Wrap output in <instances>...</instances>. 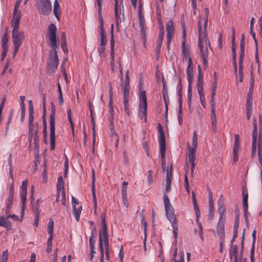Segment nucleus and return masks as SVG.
Here are the masks:
<instances>
[{"instance_id":"f257e3e1","label":"nucleus","mask_w":262,"mask_h":262,"mask_svg":"<svg viewBox=\"0 0 262 262\" xmlns=\"http://www.w3.org/2000/svg\"><path fill=\"white\" fill-rule=\"evenodd\" d=\"M164 203L166 216L171 224L173 236L176 241L178 233V224L176 221V217L174 213L173 208L170 204L169 198L166 194H164Z\"/></svg>"},{"instance_id":"f03ea898","label":"nucleus","mask_w":262,"mask_h":262,"mask_svg":"<svg viewBox=\"0 0 262 262\" xmlns=\"http://www.w3.org/2000/svg\"><path fill=\"white\" fill-rule=\"evenodd\" d=\"M199 32V45L201 56L203 59L204 62L205 63L206 59L208 55L209 48H210V42L208 38L203 39V34L202 33V25L201 20L199 21L198 25Z\"/></svg>"},{"instance_id":"7ed1b4c3","label":"nucleus","mask_w":262,"mask_h":262,"mask_svg":"<svg viewBox=\"0 0 262 262\" xmlns=\"http://www.w3.org/2000/svg\"><path fill=\"white\" fill-rule=\"evenodd\" d=\"M198 145V136L196 132L195 131L193 133L192 137V146L189 145V144H187V148L188 152L187 154V158L191 164V173L192 174L195 167V159L196 150Z\"/></svg>"},{"instance_id":"20e7f679","label":"nucleus","mask_w":262,"mask_h":262,"mask_svg":"<svg viewBox=\"0 0 262 262\" xmlns=\"http://www.w3.org/2000/svg\"><path fill=\"white\" fill-rule=\"evenodd\" d=\"M139 104L138 110V116L142 120L144 119L146 122L147 120V103L146 96V92L142 90L141 87L139 88Z\"/></svg>"},{"instance_id":"39448f33","label":"nucleus","mask_w":262,"mask_h":262,"mask_svg":"<svg viewBox=\"0 0 262 262\" xmlns=\"http://www.w3.org/2000/svg\"><path fill=\"white\" fill-rule=\"evenodd\" d=\"M25 34L23 31H19V28H13L12 32V42L14 46L13 57L18 52L23 41L25 39Z\"/></svg>"},{"instance_id":"423d86ee","label":"nucleus","mask_w":262,"mask_h":262,"mask_svg":"<svg viewBox=\"0 0 262 262\" xmlns=\"http://www.w3.org/2000/svg\"><path fill=\"white\" fill-rule=\"evenodd\" d=\"M158 140L159 143V151L162 157V167L163 170H165L166 165L165 161V150H166V142L165 134L162 128L161 124H158Z\"/></svg>"},{"instance_id":"0eeeda50","label":"nucleus","mask_w":262,"mask_h":262,"mask_svg":"<svg viewBox=\"0 0 262 262\" xmlns=\"http://www.w3.org/2000/svg\"><path fill=\"white\" fill-rule=\"evenodd\" d=\"M56 116L55 106L52 103L51 114L50 115V149L54 150L55 146V124Z\"/></svg>"},{"instance_id":"6e6552de","label":"nucleus","mask_w":262,"mask_h":262,"mask_svg":"<svg viewBox=\"0 0 262 262\" xmlns=\"http://www.w3.org/2000/svg\"><path fill=\"white\" fill-rule=\"evenodd\" d=\"M102 0H96V2L98 8V14L100 23V46H105L107 40L104 34L103 28V19L102 15Z\"/></svg>"},{"instance_id":"1a4fd4ad","label":"nucleus","mask_w":262,"mask_h":262,"mask_svg":"<svg viewBox=\"0 0 262 262\" xmlns=\"http://www.w3.org/2000/svg\"><path fill=\"white\" fill-rule=\"evenodd\" d=\"M36 7L38 11L45 15H48L52 11V4L50 0H35Z\"/></svg>"},{"instance_id":"9d476101","label":"nucleus","mask_w":262,"mask_h":262,"mask_svg":"<svg viewBox=\"0 0 262 262\" xmlns=\"http://www.w3.org/2000/svg\"><path fill=\"white\" fill-rule=\"evenodd\" d=\"M64 182L61 176L58 178L57 183V196L56 202H61L62 204L64 205L66 204V193L64 190Z\"/></svg>"},{"instance_id":"9b49d317","label":"nucleus","mask_w":262,"mask_h":262,"mask_svg":"<svg viewBox=\"0 0 262 262\" xmlns=\"http://www.w3.org/2000/svg\"><path fill=\"white\" fill-rule=\"evenodd\" d=\"M56 30L57 28L54 24H51L49 27V45L53 48L52 50H55L58 48L56 38Z\"/></svg>"},{"instance_id":"f8f14e48","label":"nucleus","mask_w":262,"mask_h":262,"mask_svg":"<svg viewBox=\"0 0 262 262\" xmlns=\"http://www.w3.org/2000/svg\"><path fill=\"white\" fill-rule=\"evenodd\" d=\"M192 202L194 206V209L195 212L196 217V222L198 223V225L199 229V236L202 240H203V227L201 223L199 222V218L200 216V211L199 210V208L197 204V201L195 198V195L194 192H192Z\"/></svg>"},{"instance_id":"ddd939ff","label":"nucleus","mask_w":262,"mask_h":262,"mask_svg":"<svg viewBox=\"0 0 262 262\" xmlns=\"http://www.w3.org/2000/svg\"><path fill=\"white\" fill-rule=\"evenodd\" d=\"M59 63L57 53L56 50H52L50 54V59L48 61V64L50 69L53 72L57 69Z\"/></svg>"},{"instance_id":"4468645a","label":"nucleus","mask_w":262,"mask_h":262,"mask_svg":"<svg viewBox=\"0 0 262 262\" xmlns=\"http://www.w3.org/2000/svg\"><path fill=\"white\" fill-rule=\"evenodd\" d=\"M72 200L74 215L75 219L78 222L79 220L80 215L82 210V206L79 205L78 201L74 196H72Z\"/></svg>"},{"instance_id":"2eb2a0df","label":"nucleus","mask_w":262,"mask_h":262,"mask_svg":"<svg viewBox=\"0 0 262 262\" xmlns=\"http://www.w3.org/2000/svg\"><path fill=\"white\" fill-rule=\"evenodd\" d=\"M39 131V125L37 123L29 124V134L31 137H33L34 141L38 140V133Z\"/></svg>"},{"instance_id":"dca6fc26","label":"nucleus","mask_w":262,"mask_h":262,"mask_svg":"<svg viewBox=\"0 0 262 262\" xmlns=\"http://www.w3.org/2000/svg\"><path fill=\"white\" fill-rule=\"evenodd\" d=\"M186 78L188 84L191 85L193 81V66L191 58H189V62L186 69Z\"/></svg>"},{"instance_id":"f3484780","label":"nucleus","mask_w":262,"mask_h":262,"mask_svg":"<svg viewBox=\"0 0 262 262\" xmlns=\"http://www.w3.org/2000/svg\"><path fill=\"white\" fill-rule=\"evenodd\" d=\"M166 36L167 38V48L169 50V43L170 40L171 38L173 36L174 34V29H173V23L171 20L168 21L166 28Z\"/></svg>"},{"instance_id":"a211bd4d","label":"nucleus","mask_w":262,"mask_h":262,"mask_svg":"<svg viewBox=\"0 0 262 262\" xmlns=\"http://www.w3.org/2000/svg\"><path fill=\"white\" fill-rule=\"evenodd\" d=\"M21 18V12L18 9H14L13 16L12 21V27L13 28H19Z\"/></svg>"},{"instance_id":"6ab92c4d","label":"nucleus","mask_w":262,"mask_h":262,"mask_svg":"<svg viewBox=\"0 0 262 262\" xmlns=\"http://www.w3.org/2000/svg\"><path fill=\"white\" fill-rule=\"evenodd\" d=\"M115 1V18H116V23L117 26V28H118L119 22V11L118 9H119L120 11H121V8L122 9H123V0H114Z\"/></svg>"},{"instance_id":"aec40b11","label":"nucleus","mask_w":262,"mask_h":262,"mask_svg":"<svg viewBox=\"0 0 262 262\" xmlns=\"http://www.w3.org/2000/svg\"><path fill=\"white\" fill-rule=\"evenodd\" d=\"M107 225L106 223H102V229L99 231V243H103V241H108Z\"/></svg>"},{"instance_id":"412c9836","label":"nucleus","mask_w":262,"mask_h":262,"mask_svg":"<svg viewBox=\"0 0 262 262\" xmlns=\"http://www.w3.org/2000/svg\"><path fill=\"white\" fill-rule=\"evenodd\" d=\"M257 137V129H253L252 133V157L253 158L256 156V141Z\"/></svg>"},{"instance_id":"4be33fe9","label":"nucleus","mask_w":262,"mask_h":262,"mask_svg":"<svg viewBox=\"0 0 262 262\" xmlns=\"http://www.w3.org/2000/svg\"><path fill=\"white\" fill-rule=\"evenodd\" d=\"M111 42H110L111 61H115V51H114L115 41H114V26H113V24L111 26Z\"/></svg>"},{"instance_id":"5701e85b","label":"nucleus","mask_w":262,"mask_h":262,"mask_svg":"<svg viewBox=\"0 0 262 262\" xmlns=\"http://www.w3.org/2000/svg\"><path fill=\"white\" fill-rule=\"evenodd\" d=\"M216 232L221 241H223L224 237V221L219 220L217 225Z\"/></svg>"},{"instance_id":"b1692460","label":"nucleus","mask_w":262,"mask_h":262,"mask_svg":"<svg viewBox=\"0 0 262 262\" xmlns=\"http://www.w3.org/2000/svg\"><path fill=\"white\" fill-rule=\"evenodd\" d=\"M27 190H21L20 192V196L21 202V217H23L24 215L25 209L26 207Z\"/></svg>"},{"instance_id":"393cba45","label":"nucleus","mask_w":262,"mask_h":262,"mask_svg":"<svg viewBox=\"0 0 262 262\" xmlns=\"http://www.w3.org/2000/svg\"><path fill=\"white\" fill-rule=\"evenodd\" d=\"M198 68L199 72L198 78L197 89L198 94L201 95L202 92H203V75L201 73L200 66H198Z\"/></svg>"},{"instance_id":"a878e982","label":"nucleus","mask_w":262,"mask_h":262,"mask_svg":"<svg viewBox=\"0 0 262 262\" xmlns=\"http://www.w3.org/2000/svg\"><path fill=\"white\" fill-rule=\"evenodd\" d=\"M164 34V31L163 28H161L159 31L158 41L156 46V52L159 53L161 50V46L162 45L163 36Z\"/></svg>"},{"instance_id":"bb28decb","label":"nucleus","mask_w":262,"mask_h":262,"mask_svg":"<svg viewBox=\"0 0 262 262\" xmlns=\"http://www.w3.org/2000/svg\"><path fill=\"white\" fill-rule=\"evenodd\" d=\"M208 10L207 9H206L205 10V22H204V28L203 30H202V33L203 34V39H206V38H208L207 35H208V31H207V27H208Z\"/></svg>"},{"instance_id":"cd10ccee","label":"nucleus","mask_w":262,"mask_h":262,"mask_svg":"<svg viewBox=\"0 0 262 262\" xmlns=\"http://www.w3.org/2000/svg\"><path fill=\"white\" fill-rule=\"evenodd\" d=\"M53 13L58 20H59L60 14V6L58 0H55L53 6Z\"/></svg>"},{"instance_id":"c85d7f7f","label":"nucleus","mask_w":262,"mask_h":262,"mask_svg":"<svg viewBox=\"0 0 262 262\" xmlns=\"http://www.w3.org/2000/svg\"><path fill=\"white\" fill-rule=\"evenodd\" d=\"M218 211L220 214V219L219 220H221L223 216V215L225 212L226 208L225 207V205L224 204L223 201L221 200V199L219 200L218 202Z\"/></svg>"},{"instance_id":"c756f323","label":"nucleus","mask_w":262,"mask_h":262,"mask_svg":"<svg viewBox=\"0 0 262 262\" xmlns=\"http://www.w3.org/2000/svg\"><path fill=\"white\" fill-rule=\"evenodd\" d=\"M0 226H2L7 228V229H10L11 227V225L10 222L7 220L3 216H0Z\"/></svg>"},{"instance_id":"7c9ffc66","label":"nucleus","mask_w":262,"mask_h":262,"mask_svg":"<svg viewBox=\"0 0 262 262\" xmlns=\"http://www.w3.org/2000/svg\"><path fill=\"white\" fill-rule=\"evenodd\" d=\"M96 235V230L95 227L91 229V236L90 237V247L93 248L95 247V238Z\"/></svg>"},{"instance_id":"2f4dec72","label":"nucleus","mask_w":262,"mask_h":262,"mask_svg":"<svg viewBox=\"0 0 262 262\" xmlns=\"http://www.w3.org/2000/svg\"><path fill=\"white\" fill-rule=\"evenodd\" d=\"M230 256H234V258L236 259L238 258V247L237 245L232 246L229 250Z\"/></svg>"},{"instance_id":"473e14b6","label":"nucleus","mask_w":262,"mask_h":262,"mask_svg":"<svg viewBox=\"0 0 262 262\" xmlns=\"http://www.w3.org/2000/svg\"><path fill=\"white\" fill-rule=\"evenodd\" d=\"M61 46L63 50V51L65 52H68V49L67 47V40L65 32H63L61 34Z\"/></svg>"},{"instance_id":"72a5a7b5","label":"nucleus","mask_w":262,"mask_h":262,"mask_svg":"<svg viewBox=\"0 0 262 262\" xmlns=\"http://www.w3.org/2000/svg\"><path fill=\"white\" fill-rule=\"evenodd\" d=\"M243 206H245V208L246 209L248 204V190L245 187L243 188Z\"/></svg>"},{"instance_id":"f704fd0d","label":"nucleus","mask_w":262,"mask_h":262,"mask_svg":"<svg viewBox=\"0 0 262 262\" xmlns=\"http://www.w3.org/2000/svg\"><path fill=\"white\" fill-rule=\"evenodd\" d=\"M210 118L211 120V127L212 129V130L216 133L217 130V126H216V123H217V119H216V116L215 114H211Z\"/></svg>"},{"instance_id":"c9c22d12","label":"nucleus","mask_w":262,"mask_h":262,"mask_svg":"<svg viewBox=\"0 0 262 262\" xmlns=\"http://www.w3.org/2000/svg\"><path fill=\"white\" fill-rule=\"evenodd\" d=\"M182 54L185 58L186 57H188V58H191L189 49L185 46L184 39L182 41Z\"/></svg>"},{"instance_id":"e433bc0d","label":"nucleus","mask_w":262,"mask_h":262,"mask_svg":"<svg viewBox=\"0 0 262 262\" xmlns=\"http://www.w3.org/2000/svg\"><path fill=\"white\" fill-rule=\"evenodd\" d=\"M257 154L258 157V161L260 164L259 168H261L262 167V144L261 143H259V141H258V143Z\"/></svg>"},{"instance_id":"4c0bfd02","label":"nucleus","mask_w":262,"mask_h":262,"mask_svg":"<svg viewBox=\"0 0 262 262\" xmlns=\"http://www.w3.org/2000/svg\"><path fill=\"white\" fill-rule=\"evenodd\" d=\"M129 71L128 70L126 71L125 76V81L124 82H123L121 86L122 88H129Z\"/></svg>"},{"instance_id":"58836bf2","label":"nucleus","mask_w":262,"mask_h":262,"mask_svg":"<svg viewBox=\"0 0 262 262\" xmlns=\"http://www.w3.org/2000/svg\"><path fill=\"white\" fill-rule=\"evenodd\" d=\"M54 222L50 220L48 225V232L50 236H53Z\"/></svg>"},{"instance_id":"ea45409f","label":"nucleus","mask_w":262,"mask_h":262,"mask_svg":"<svg viewBox=\"0 0 262 262\" xmlns=\"http://www.w3.org/2000/svg\"><path fill=\"white\" fill-rule=\"evenodd\" d=\"M43 140L45 142L47 143V122L45 119H43Z\"/></svg>"},{"instance_id":"a19ab883","label":"nucleus","mask_w":262,"mask_h":262,"mask_svg":"<svg viewBox=\"0 0 262 262\" xmlns=\"http://www.w3.org/2000/svg\"><path fill=\"white\" fill-rule=\"evenodd\" d=\"M67 115H68V120L70 123L71 127L73 132H74V123H73L72 119V112H71V110L70 108H69L67 110Z\"/></svg>"},{"instance_id":"79ce46f5","label":"nucleus","mask_w":262,"mask_h":262,"mask_svg":"<svg viewBox=\"0 0 262 262\" xmlns=\"http://www.w3.org/2000/svg\"><path fill=\"white\" fill-rule=\"evenodd\" d=\"M12 202L13 199L10 200L8 198L7 200H6V208L5 210V212L6 214H8L10 212Z\"/></svg>"},{"instance_id":"37998d69","label":"nucleus","mask_w":262,"mask_h":262,"mask_svg":"<svg viewBox=\"0 0 262 262\" xmlns=\"http://www.w3.org/2000/svg\"><path fill=\"white\" fill-rule=\"evenodd\" d=\"M187 174H188V170H186L185 176H184V177H185L184 184H185V188L186 189L187 193H189L190 190H189V182H188V180Z\"/></svg>"},{"instance_id":"c03bdc74","label":"nucleus","mask_w":262,"mask_h":262,"mask_svg":"<svg viewBox=\"0 0 262 262\" xmlns=\"http://www.w3.org/2000/svg\"><path fill=\"white\" fill-rule=\"evenodd\" d=\"M53 237V236H50L49 238L48 239L47 247V252L48 253H50L52 251Z\"/></svg>"},{"instance_id":"a18cd8bd","label":"nucleus","mask_w":262,"mask_h":262,"mask_svg":"<svg viewBox=\"0 0 262 262\" xmlns=\"http://www.w3.org/2000/svg\"><path fill=\"white\" fill-rule=\"evenodd\" d=\"M92 196H93L94 204L96 207L97 206V199H96V193H95V184H94V179H93L92 188Z\"/></svg>"},{"instance_id":"49530a36","label":"nucleus","mask_w":262,"mask_h":262,"mask_svg":"<svg viewBox=\"0 0 262 262\" xmlns=\"http://www.w3.org/2000/svg\"><path fill=\"white\" fill-rule=\"evenodd\" d=\"M99 248L100 252V262H104V250L103 247V243L101 242L99 243Z\"/></svg>"},{"instance_id":"de8ad7c7","label":"nucleus","mask_w":262,"mask_h":262,"mask_svg":"<svg viewBox=\"0 0 262 262\" xmlns=\"http://www.w3.org/2000/svg\"><path fill=\"white\" fill-rule=\"evenodd\" d=\"M2 41L3 48H8V39L7 37V33H5V35L3 36L2 39Z\"/></svg>"},{"instance_id":"09e8293b","label":"nucleus","mask_w":262,"mask_h":262,"mask_svg":"<svg viewBox=\"0 0 262 262\" xmlns=\"http://www.w3.org/2000/svg\"><path fill=\"white\" fill-rule=\"evenodd\" d=\"M246 110H252V98H250V96L247 98Z\"/></svg>"},{"instance_id":"8fccbe9b","label":"nucleus","mask_w":262,"mask_h":262,"mask_svg":"<svg viewBox=\"0 0 262 262\" xmlns=\"http://www.w3.org/2000/svg\"><path fill=\"white\" fill-rule=\"evenodd\" d=\"M213 204H209V214L208 218L209 220H212L213 217Z\"/></svg>"},{"instance_id":"3c124183","label":"nucleus","mask_w":262,"mask_h":262,"mask_svg":"<svg viewBox=\"0 0 262 262\" xmlns=\"http://www.w3.org/2000/svg\"><path fill=\"white\" fill-rule=\"evenodd\" d=\"M8 257V250H6L3 252L2 258L0 259V262H7Z\"/></svg>"},{"instance_id":"603ef678","label":"nucleus","mask_w":262,"mask_h":262,"mask_svg":"<svg viewBox=\"0 0 262 262\" xmlns=\"http://www.w3.org/2000/svg\"><path fill=\"white\" fill-rule=\"evenodd\" d=\"M178 93H179V99H182V86L181 83V78L180 77L178 84Z\"/></svg>"},{"instance_id":"864d4df0","label":"nucleus","mask_w":262,"mask_h":262,"mask_svg":"<svg viewBox=\"0 0 262 262\" xmlns=\"http://www.w3.org/2000/svg\"><path fill=\"white\" fill-rule=\"evenodd\" d=\"M128 182L124 181L122 183V195L127 194V189Z\"/></svg>"},{"instance_id":"5fc2aeb1","label":"nucleus","mask_w":262,"mask_h":262,"mask_svg":"<svg viewBox=\"0 0 262 262\" xmlns=\"http://www.w3.org/2000/svg\"><path fill=\"white\" fill-rule=\"evenodd\" d=\"M33 211L35 215H39V200H37L36 202L35 206L33 207Z\"/></svg>"},{"instance_id":"6e6d98bb","label":"nucleus","mask_w":262,"mask_h":262,"mask_svg":"<svg viewBox=\"0 0 262 262\" xmlns=\"http://www.w3.org/2000/svg\"><path fill=\"white\" fill-rule=\"evenodd\" d=\"M171 169H172V166L169 168H167L166 170V181L168 180V181H171V178L172 177V173H171Z\"/></svg>"},{"instance_id":"4d7b16f0","label":"nucleus","mask_w":262,"mask_h":262,"mask_svg":"<svg viewBox=\"0 0 262 262\" xmlns=\"http://www.w3.org/2000/svg\"><path fill=\"white\" fill-rule=\"evenodd\" d=\"M14 191V185H13V184H11L10 187L9 193V196H8V198L10 200L11 199H13Z\"/></svg>"},{"instance_id":"13d9d810","label":"nucleus","mask_w":262,"mask_h":262,"mask_svg":"<svg viewBox=\"0 0 262 262\" xmlns=\"http://www.w3.org/2000/svg\"><path fill=\"white\" fill-rule=\"evenodd\" d=\"M104 244V248H105V252L106 258H108V252H109V248H108V241H103Z\"/></svg>"},{"instance_id":"bf43d9fd","label":"nucleus","mask_w":262,"mask_h":262,"mask_svg":"<svg viewBox=\"0 0 262 262\" xmlns=\"http://www.w3.org/2000/svg\"><path fill=\"white\" fill-rule=\"evenodd\" d=\"M238 135H236L235 136V142H234V148H233V151H238V149H239V143H238Z\"/></svg>"},{"instance_id":"052dcab7","label":"nucleus","mask_w":262,"mask_h":262,"mask_svg":"<svg viewBox=\"0 0 262 262\" xmlns=\"http://www.w3.org/2000/svg\"><path fill=\"white\" fill-rule=\"evenodd\" d=\"M113 88L112 86V84L111 83H109V99H110V104L112 103L113 99Z\"/></svg>"},{"instance_id":"680f3d73","label":"nucleus","mask_w":262,"mask_h":262,"mask_svg":"<svg viewBox=\"0 0 262 262\" xmlns=\"http://www.w3.org/2000/svg\"><path fill=\"white\" fill-rule=\"evenodd\" d=\"M122 202L124 206L127 207L128 206L127 194L122 195Z\"/></svg>"},{"instance_id":"e2e57ef3","label":"nucleus","mask_w":262,"mask_h":262,"mask_svg":"<svg viewBox=\"0 0 262 262\" xmlns=\"http://www.w3.org/2000/svg\"><path fill=\"white\" fill-rule=\"evenodd\" d=\"M239 227V216L236 215L234 223V230H238Z\"/></svg>"},{"instance_id":"0e129e2a","label":"nucleus","mask_w":262,"mask_h":262,"mask_svg":"<svg viewBox=\"0 0 262 262\" xmlns=\"http://www.w3.org/2000/svg\"><path fill=\"white\" fill-rule=\"evenodd\" d=\"M231 42L233 46L235 45V29L234 27L232 28V39Z\"/></svg>"},{"instance_id":"69168bd1","label":"nucleus","mask_w":262,"mask_h":262,"mask_svg":"<svg viewBox=\"0 0 262 262\" xmlns=\"http://www.w3.org/2000/svg\"><path fill=\"white\" fill-rule=\"evenodd\" d=\"M123 90V98H128L129 88H122Z\"/></svg>"},{"instance_id":"338daca9","label":"nucleus","mask_w":262,"mask_h":262,"mask_svg":"<svg viewBox=\"0 0 262 262\" xmlns=\"http://www.w3.org/2000/svg\"><path fill=\"white\" fill-rule=\"evenodd\" d=\"M147 181L149 184H150L152 182V172L151 170H149L148 171Z\"/></svg>"},{"instance_id":"774afa93","label":"nucleus","mask_w":262,"mask_h":262,"mask_svg":"<svg viewBox=\"0 0 262 262\" xmlns=\"http://www.w3.org/2000/svg\"><path fill=\"white\" fill-rule=\"evenodd\" d=\"M258 25L259 27V35L262 39V17H260L259 19Z\"/></svg>"}]
</instances>
